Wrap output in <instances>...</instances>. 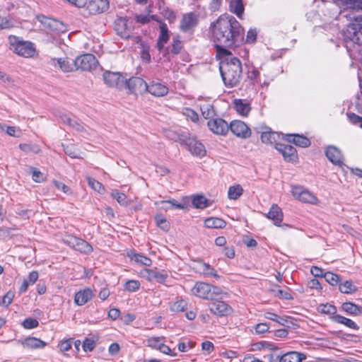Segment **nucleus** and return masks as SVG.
I'll list each match as a JSON object with an SVG mask.
<instances>
[{"label": "nucleus", "mask_w": 362, "mask_h": 362, "mask_svg": "<svg viewBox=\"0 0 362 362\" xmlns=\"http://www.w3.org/2000/svg\"><path fill=\"white\" fill-rule=\"evenodd\" d=\"M214 42L239 46L244 40V29L233 16L223 15L211 23Z\"/></svg>", "instance_id": "f257e3e1"}, {"label": "nucleus", "mask_w": 362, "mask_h": 362, "mask_svg": "<svg viewBox=\"0 0 362 362\" xmlns=\"http://www.w3.org/2000/svg\"><path fill=\"white\" fill-rule=\"evenodd\" d=\"M219 70L224 85L228 88L237 86L241 79L243 67L236 57L225 58L220 62Z\"/></svg>", "instance_id": "f03ea898"}, {"label": "nucleus", "mask_w": 362, "mask_h": 362, "mask_svg": "<svg viewBox=\"0 0 362 362\" xmlns=\"http://www.w3.org/2000/svg\"><path fill=\"white\" fill-rule=\"evenodd\" d=\"M343 45L347 52H352L356 46L362 45V21L349 24L341 33Z\"/></svg>", "instance_id": "7ed1b4c3"}, {"label": "nucleus", "mask_w": 362, "mask_h": 362, "mask_svg": "<svg viewBox=\"0 0 362 362\" xmlns=\"http://www.w3.org/2000/svg\"><path fill=\"white\" fill-rule=\"evenodd\" d=\"M10 49L19 56L32 57L35 53L34 45L29 41L20 40L19 37L10 35L8 37Z\"/></svg>", "instance_id": "20e7f679"}, {"label": "nucleus", "mask_w": 362, "mask_h": 362, "mask_svg": "<svg viewBox=\"0 0 362 362\" xmlns=\"http://www.w3.org/2000/svg\"><path fill=\"white\" fill-rule=\"evenodd\" d=\"M134 28L133 21L127 16H118L115 21L114 29L117 34L124 39H129Z\"/></svg>", "instance_id": "39448f33"}, {"label": "nucleus", "mask_w": 362, "mask_h": 362, "mask_svg": "<svg viewBox=\"0 0 362 362\" xmlns=\"http://www.w3.org/2000/svg\"><path fill=\"white\" fill-rule=\"evenodd\" d=\"M64 244L84 254H90L93 248L87 241L74 235H68L63 239Z\"/></svg>", "instance_id": "423d86ee"}, {"label": "nucleus", "mask_w": 362, "mask_h": 362, "mask_svg": "<svg viewBox=\"0 0 362 362\" xmlns=\"http://www.w3.org/2000/svg\"><path fill=\"white\" fill-rule=\"evenodd\" d=\"M98 61L93 54H84L75 59L76 71H91L95 69Z\"/></svg>", "instance_id": "0eeeda50"}, {"label": "nucleus", "mask_w": 362, "mask_h": 362, "mask_svg": "<svg viewBox=\"0 0 362 362\" xmlns=\"http://www.w3.org/2000/svg\"><path fill=\"white\" fill-rule=\"evenodd\" d=\"M124 88H128L131 93L142 95L146 93L148 84L140 77H132L129 80L125 79Z\"/></svg>", "instance_id": "6e6552de"}, {"label": "nucleus", "mask_w": 362, "mask_h": 362, "mask_svg": "<svg viewBox=\"0 0 362 362\" xmlns=\"http://www.w3.org/2000/svg\"><path fill=\"white\" fill-rule=\"evenodd\" d=\"M103 80L108 86L119 89L123 88L125 83L124 77L119 72L106 71L103 73Z\"/></svg>", "instance_id": "1a4fd4ad"}, {"label": "nucleus", "mask_w": 362, "mask_h": 362, "mask_svg": "<svg viewBox=\"0 0 362 362\" xmlns=\"http://www.w3.org/2000/svg\"><path fill=\"white\" fill-rule=\"evenodd\" d=\"M275 148L284 157V159L286 162H297L298 156L297 151L295 147L291 145L277 143L275 145Z\"/></svg>", "instance_id": "9d476101"}, {"label": "nucleus", "mask_w": 362, "mask_h": 362, "mask_svg": "<svg viewBox=\"0 0 362 362\" xmlns=\"http://www.w3.org/2000/svg\"><path fill=\"white\" fill-rule=\"evenodd\" d=\"M110 3L108 0H90L85 6L86 11L90 15H98L108 10Z\"/></svg>", "instance_id": "9b49d317"}, {"label": "nucleus", "mask_w": 362, "mask_h": 362, "mask_svg": "<svg viewBox=\"0 0 362 362\" xmlns=\"http://www.w3.org/2000/svg\"><path fill=\"white\" fill-rule=\"evenodd\" d=\"M37 20L40 22L46 28L52 31L64 32L66 30L65 25L54 18L45 16V15H37Z\"/></svg>", "instance_id": "f8f14e48"}, {"label": "nucleus", "mask_w": 362, "mask_h": 362, "mask_svg": "<svg viewBox=\"0 0 362 362\" xmlns=\"http://www.w3.org/2000/svg\"><path fill=\"white\" fill-rule=\"evenodd\" d=\"M266 216L273 221L274 224L276 226L281 227L284 230L292 228V226L284 223L281 225L283 221L284 214L281 209L277 204H272Z\"/></svg>", "instance_id": "ddd939ff"}, {"label": "nucleus", "mask_w": 362, "mask_h": 362, "mask_svg": "<svg viewBox=\"0 0 362 362\" xmlns=\"http://www.w3.org/2000/svg\"><path fill=\"white\" fill-rule=\"evenodd\" d=\"M229 129L236 136L242 139L249 138L251 135L250 129L240 120L232 121L229 125Z\"/></svg>", "instance_id": "4468645a"}, {"label": "nucleus", "mask_w": 362, "mask_h": 362, "mask_svg": "<svg viewBox=\"0 0 362 362\" xmlns=\"http://www.w3.org/2000/svg\"><path fill=\"white\" fill-rule=\"evenodd\" d=\"M209 129L218 135H226L229 130V125L222 118H214L209 119L207 122Z\"/></svg>", "instance_id": "2eb2a0df"}, {"label": "nucleus", "mask_w": 362, "mask_h": 362, "mask_svg": "<svg viewBox=\"0 0 362 362\" xmlns=\"http://www.w3.org/2000/svg\"><path fill=\"white\" fill-rule=\"evenodd\" d=\"M209 308L213 314L221 317L228 315L233 311L232 308L226 302L217 300L210 302Z\"/></svg>", "instance_id": "dca6fc26"}, {"label": "nucleus", "mask_w": 362, "mask_h": 362, "mask_svg": "<svg viewBox=\"0 0 362 362\" xmlns=\"http://www.w3.org/2000/svg\"><path fill=\"white\" fill-rule=\"evenodd\" d=\"M292 193L296 199L302 202L311 204H316L317 203L318 199L313 194L308 190L303 189L300 187L293 188Z\"/></svg>", "instance_id": "f3484780"}, {"label": "nucleus", "mask_w": 362, "mask_h": 362, "mask_svg": "<svg viewBox=\"0 0 362 362\" xmlns=\"http://www.w3.org/2000/svg\"><path fill=\"white\" fill-rule=\"evenodd\" d=\"M187 149L194 156L198 157H204L206 155V149L204 146L199 141L194 138H186L184 140Z\"/></svg>", "instance_id": "a211bd4d"}, {"label": "nucleus", "mask_w": 362, "mask_h": 362, "mask_svg": "<svg viewBox=\"0 0 362 362\" xmlns=\"http://www.w3.org/2000/svg\"><path fill=\"white\" fill-rule=\"evenodd\" d=\"M325 153L332 164L338 166H341L344 164L341 151L335 146L330 145L327 146L325 150Z\"/></svg>", "instance_id": "6ab92c4d"}, {"label": "nucleus", "mask_w": 362, "mask_h": 362, "mask_svg": "<svg viewBox=\"0 0 362 362\" xmlns=\"http://www.w3.org/2000/svg\"><path fill=\"white\" fill-rule=\"evenodd\" d=\"M198 24L197 16L190 12L183 16L180 22V30L185 33L192 30Z\"/></svg>", "instance_id": "aec40b11"}, {"label": "nucleus", "mask_w": 362, "mask_h": 362, "mask_svg": "<svg viewBox=\"0 0 362 362\" xmlns=\"http://www.w3.org/2000/svg\"><path fill=\"white\" fill-rule=\"evenodd\" d=\"M211 284L199 281L195 284L192 291L194 295L199 298L209 300V298H211Z\"/></svg>", "instance_id": "412c9836"}, {"label": "nucleus", "mask_w": 362, "mask_h": 362, "mask_svg": "<svg viewBox=\"0 0 362 362\" xmlns=\"http://www.w3.org/2000/svg\"><path fill=\"white\" fill-rule=\"evenodd\" d=\"M283 139L287 142L294 144L296 146L301 148H307L311 145V141H310V139L302 134H285Z\"/></svg>", "instance_id": "4be33fe9"}, {"label": "nucleus", "mask_w": 362, "mask_h": 362, "mask_svg": "<svg viewBox=\"0 0 362 362\" xmlns=\"http://www.w3.org/2000/svg\"><path fill=\"white\" fill-rule=\"evenodd\" d=\"M265 317L288 328H296L297 327V325L293 321V317L290 316L281 317L273 313H266Z\"/></svg>", "instance_id": "5701e85b"}, {"label": "nucleus", "mask_w": 362, "mask_h": 362, "mask_svg": "<svg viewBox=\"0 0 362 362\" xmlns=\"http://www.w3.org/2000/svg\"><path fill=\"white\" fill-rule=\"evenodd\" d=\"M52 64L59 65L63 72H72L76 71L75 59H71L69 57L52 59Z\"/></svg>", "instance_id": "b1692460"}, {"label": "nucleus", "mask_w": 362, "mask_h": 362, "mask_svg": "<svg viewBox=\"0 0 362 362\" xmlns=\"http://www.w3.org/2000/svg\"><path fill=\"white\" fill-rule=\"evenodd\" d=\"M18 343L22 344L23 346L26 349H41L47 345V343L44 341L33 337H28L24 339H19Z\"/></svg>", "instance_id": "393cba45"}, {"label": "nucleus", "mask_w": 362, "mask_h": 362, "mask_svg": "<svg viewBox=\"0 0 362 362\" xmlns=\"http://www.w3.org/2000/svg\"><path fill=\"white\" fill-rule=\"evenodd\" d=\"M93 291L90 288H85L75 294L74 302L78 305H83L93 298Z\"/></svg>", "instance_id": "a878e982"}, {"label": "nucleus", "mask_w": 362, "mask_h": 362, "mask_svg": "<svg viewBox=\"0 0 362 362\" xmlns=\"http://www.w3.org/2000/svg\"><path fill=\"white\" fill-rule=\"evenodd\" d=\"M277 358L279 362H301L306 358V356L297 351H290L282 356L278 355Z\"/></svg>", "instance_id": "bb28decb"}, {"label": "nucleus", "mask_w": 362, "mask_h": 362, "mask_svg": "<svg viewBox=\"0 0 362 362\" xmlns=\"http://www.w3.org/2000/svg\"><path fill=\"white\" fill-rule=\"evenodd\" d=\"M147 92L154 96L161 97L168 94V88L160 83H152L151 85H148Z\"/></svg>", "instance_id": "cd10ccee"}, {"label": "nucleus", "mask_w": 362, "mask_h": 362, "mask_svg": "<svg viewBox=\"0 0 362 362\" xmlns=\"http://www.w3.org/2000/svg\"><path fill=\"white\" fill-rule=\"evenodd\" d=\"M340 308L348 315L357 316L362 314V307L351 301L343 303Z\"/></svg>", "instance_id": "c85d7f7f"}, {"label": "nucleus", "mask_w": 362, "mask_h": 362, "mask_svg": "<svg viewBox=\"0 0 362 362\" xmlns=\"http://www.w3.org/2000/svg\"><path fill=\"white\" fill-rule=\"evenodd\" d=\"M234 108L239 115L247 116L251 110L250 104L244 102L242 99H235L233 100Z\"/></svg>", "instance_id": "c756f323"}, {"label": "nucleus", "mask_w": 362, "mask_h": 362, "mask_svg": "<svg viewBox=\"0 0 362 362\" xmlns=\"http://www.w3.org/2000/svg\"><path fill=\"white\" fill-rule=\"evenodd\" d=\"M330 319L335 322L339 324L344 325L349 328L358 330L359 329V326L354 322L352 320L345 317L340 315H335L330 317Z\"/></svg>", "instance_id": "7c9ffc66"}, {"label": "nucleus", "mask_w": 362, "mask_h": 362, "mask_svg": "<svg viewBox=\"0 0 362 362\" xmlns=\"http://www.w3.org/2000/svg\"><path fill=\"white\" fill-rule=\"evenodd\" d=\"M128 256L141 265L150 267L152 264V260L149 257L142 254L136 253L134 250L128 253Z\"/></svg>", "instance_id": "2f4dec72"}, {"label": "nucleus", "mask_w": 362, "mask_h": 362, "mask_svg": "<svg viewBox=\"0 0 362 362\" xmlns=\"http://www.w3.org/2000/svg\"><path fill=\"white\" fill-rule=\"evenodd\" d=\"M156 204L160 205V209L165 211L171 209L174 207L179 209H184L186 208L185 204L177 203V202L174 199L156 202Z\"/></svg>", "instance_id": "473e14b6"}, {"label": "nucleus", "mask_w": 362, "mask_h": 362, "mask_svg": "<svg viewBox=\"0 0 362 362\" xmlns=\"http://www.w3.org/2000/svg\"><path fill=\"white\" fill-rule=\"evenodd\" d=\"M229 7L232 13L235 14L238 18H242L245 11L243 0H231Z\"/></svg>", "instance_id": "72a5a7b5"}, {"label": "nucleus", "mask_w": 362, "mask_h": 362, "mask_svg": "<svg viewBox=\"0 0 362 362\" xmlns=\"http://www.w3.org/2000/svg\"><path fill=\"white\" fill-rule=\"evenodd\" d=\"M204 225L209 228H223L226 226V222L220 218L209 217L205 220Z\"/></svg>", "instance_id": "f704fd0d"}, {"label": "nucleus", "mask_w": 362, "mask_h": 362, "mask_svg": "<svg viewBox=\"0 0 362 362\" xmlns=\"http://www.w3.org/2000/svg\"><path fill=\"white\" fill-rule=\"evenodd\" d=\"M215 49L216 51V56L218 57L226 58L233 57L230 51L228 49V48L235 47L236 46H227L220 42H215Z\"/></svg>", "instance_id": "c9c22d12"}, {"label": "nucleus", "mask_w": 362, "mask_h": 362, "mask_svg": "<svg viewBox=\"0 0 362 362\" xmlns=\"http://www.w3.org/2000/svg\"><path fill=\"white\" fill-rule=\"evenodd\" d=\"M192 202L197 209H204L210 206V201L203 195L194 196Z\"/></svg>", "instance_id": "e433bc0d"}, {"label": "nucleus", "mask_w": 362, "mask_h": 362, "mask_svg": "<svg viewBox=\"0 0 362 362\" xmlns=\"http://www.w3.org/2000/svg\"><path fill=\"white\" fill-rule=\"evenodd\" d=\"M339 289L341 293L345 294H350L357 291L358 288L353 284L351 280H346L343 284H339Z\"/></svg>", "instance_id": "4c0bfd02"}, {"label": "nucleus", "mask_w": 362, "mask_h": 362, "mask_svg": "<svg viewBox=\"0 0 362 362\" xmlns=\"http://www.w3.org/2000/svg\"><path fill=\"white\" fill-rule=\"evenodd\" d=\"M139 45L141 47V57L146 63H150L151 57L150 54V47L145 42L140 40Z\"/></svg>", "instance_id": "58836bf2"}, {"label": "nucleus", "mask_w": 362, "mask_h": 362, "mask_svg": "<svg viewBox=\"0 0 362 362\" xmlns=\"http://www.w3.org/2000/svg\"><path fill=\"white\" fill-rule=\"evenodd\" d=\"M111 196L122 206H127L129 204V202L128 201L126 194L120 192L117 189L112 190Z\"/></svg>", "instance_id": "ea45409f"}, {"label": "nucleus", "mask_w": 362, "mask_h": 362, "mask_svg": "<svg viewBox=\"0 0 362 362\" xmlns=\"http://www.w3.org/2000/svg\"><path fill=\"white\" fill-rule=\"evenodd\" d=\"M243 192L242 187L240 185H236L229 187L228 196L230 199L235 200L243 194Z\"/></svg>", "instance_id": "a19ab883"}, {"label": "nucleus", "mask_w": 362, "mask_h": 362, "mask_svg": "<svg viewBox=\"0 0 362 362\" xmlns=\"http://www.w3.org/2000/svg\"><path fill=\"white\" fill-rule=\"evenodd\" d=\"M201 262V267L202 270V273L209 276H214L216 279H220L221 276H219L216 271L214 269L213 267H211L210 264L205 263L204 262Z\"/></svg>", "instance_id": "79ce46f5"}, {"label": "nucleus", "mask_w": 362, "mask_h": 362, "mask_svg": "<svg viewBox=\"0 0 362 362\" xmlns=\"http://www.w3.org/2000/svg\"><path fill=\"white\" fill-rule=\"evenodd\" d=\"M160 34L158 40L167 43L170 39L169 30L168 25L165 23H160L159 25Z\"/></svg>", "instance_id": "37998d69"}, {"label": "nucleus", "mask_w": 362, "mask_h": 362, "mask_svg": "<svg viewBox=\"0 0 362 362\" xmlns=\"http://www.w3.org/2000/svg\"><path fill=\"white\" fill-rule=\"evenodd\" d=\"M317 310L322 314L332 315V316L337 315L336 306L329 303L320 304L317 308Z\"/></svg>", "instance_id": "c03bdc74"}, {"label": "nucleus", "mask_w": 362, "mask_h": 362, "mask_svg": "<svg viewBox=\"0 0 362 362\" xmlns=\"http://www.w3.org/2000/svg\"><path fill=\"white\" fill-rule=\"evenodd\" d=\"M324 278L332 286H337L341 281L340 276L331 272H325Z\"/></svg>", "instance_id": "a18cd8bd"}, {"label": "nucleus", "mask_w": 362, "mask_h": 362, "mask_svg": "<svg viewBox=\"0 0 362 362\" xmlns=\"http://www.w3.org/2000/svg\"><path fill=\"white\" fill-rule=\"evenodd\" d=\"M201 112L205 119H210L216 115L214 107L210 104H206L201 107Z\"/></svg>", "instance_id": "49530a36"}, {"label": "nucleus", "mask_w": 362, "mask_h": 362, "mask_svg": "<svg viewBox=\"0 0 362 362\" xmlns=\"http://www.w3.org/2000/svg\"><path fill=\"white\" fill-rule=\"evenodd\" d=\"M182 49V43L180 41L178 36L173 38V41L171 43V54L173 56H176L179 54Z\"/></svg>", "instance_id": "de8ad7c7"}, {"label": "nucleus", "mask_w": 362, "mask_h": 362, "mask_svg": "<svg viewBox=\"0 0 362 362\" xmlns=\"http://www.w3.org/2000/svg\"><path fill=\"white\" fill-rule=\"evenodd\" d=\"M164 337H153L148 338L147 341V345L153 349H160V347L161 346L163 342H164Z\"/></svg>", "instance_id": "09e8293b"}, {"label": "nucleus", "mask_w": 362, "mask_h": 362, "mask_svg": "<svg viewBox=\"0 0 362 362\" xmlns=\"http://www.w3.org/2000/svg\"><path fill=\"white\" fill-rule=\"evenodd\" d=\"M187 303L182 299L178 300L170 305V310L175 313L183 312L187 309Z\"/></svg>", "instance_id": "8fccbe9b"}, {"label": "nucleus", "mask_w": 362, "mask_h": 362, "mask_svg": "<svg viewBox=\"0 0 362 362\" xmlns=\"http://www.w3.org/2000/svg\"><path fill=\"white\" fill-rule=\"evenodd\" d=\"M88 183L92 189H93L95 191H97L100 194H103L105 191V189L102 183L93 177H88Z\"/></svg>", "instance_id": "3c124183"}, {"label": "nucleus", "mask_w": 362, "mask_h": 362, "mask_svg": "<svg viewBox=\"0 0 362 362\" xmlns=\"http://www.w3.org/2000/svg\"><path fill=\"white\" fill-rule=\"evenodd\" d=\"M146 271L150 277L153 278L154 279L156 280L157 282L160 284L164 283L168 277L167 274H163L152 269H147Z\"/></svg>", "instance_id": "603ef678"}, {"label": "nucleus", "mask_w": 362, "mask_h": 362, "mask_svg": "<svg viewBox=\"0 0 362 362\" xmlns=\"http://www.w3.org/2000/svg\"><path fill=\"white\" fill-rule=\"evenodd\" d=\"M156 225L163 230L168 231L170 228V225L165 218L162 215L155 216Z\"/></svg>", "instance_id": "864d4df0"}, {"label": "nucleus", "mask_w": 362, "mask_h": 362, "mask_svg": "<svg viewBox=\"0 0 362 362\" xmlns=\"http://www.w3.org/2000/svg\"><path fill=\"white\" fill-rule=\"evenodd\" d=\"M261 140L264 144H272L276 141L275 133L271 131H265L261 134Z\"/></svg>", "instance_id": "5fc2aeb1"}, {"label": "nucleus", "mask_w": 362, "mask_h": 362, "mask_svg": "<svg viewBox=\"0 0 362 362\" xmlns=\"http://www.w3.org/2000/svg\"><path fill=\"white\" fill-rule=\"evenodd\" d=\"M141 284L137 280H129L124 284V289L129 292H135L140 288Z\"/></svg>", "instance_id": "6e6d98bb"}, {"label": "nucleus", "mask_w": 362, "mask_h": 362, "mask_svg": "<svg viewBox=\"0 0 362 362\" xmlns=\"http://www.w3.org/2000/svg\"><path fill=\"white\" fill-rule=\"evenodd\" d=\"M30 173L32 174L33 180L36 182H40L44 180V175L37 168L31 167Z\"/></svg>", "instance_id": "4d7b16f0"}, {"label": "nucleus", "mask_w": 362, "mask_h": 362, "mask_svg": "<svg viewBox=\"0 0 362 362\" xmlns=\"http://www.w3.org/2000/svg\"><path fill=\"white\" fill-rule=\"evenodd\" d=\"M275 287L277 289L276 290V289H273V291L276 293V296L277 297H279V298L284 299V300H292V299H293L292 295L290 293L280 289L279 286L278 285H276Z\"/></svg>", "instance_id": "13d9d810"}, {"label": "nucleus", "mask_w": 362, "mask_h": 362, "mask_svg": "<svg viewBox=\"0 0 362 362\" xmlns=\"http://www.w3.org/2000/svg\"><path fill=\"white\" fill-rule=\"evenodd\" d=\"M22 325L25 329H33L39 325V322L35 318L28 317L23 320Z\"/></svg>", "instance_id": "bf43d9fd"}, {"label": "nucleus", "mask_w": 362, "mask_h": 362, "mask_svg": "<svg viewBox=\"0 0 362 362\" xmlns=\"http://www.w3.org/2000/svg\"><path fill=\"white\" fill-rule=\"evenodd\" d=\"M83 349L86 352L92 351L95 347V343L93 339L86 338L83 342Z\"/></svg>", "instance_id": "052dcab7"}, {"label": "nucleus", "mask_w": 362, "mask_h": 362, "mask_svg": "<svg viewBox=\"0 0 362 362\" xmlns=\"http://www.w3.org/2000/svg\"><path fill=\"white\" fill-rule=\"evenodd\" d=\"M14 298V293L12 291H8L2 298L1 302H0V305L8 307L10 304H11L13 299Z\"/></svg>", "instance_id": "680f3d73"}, {"label": "nucleus", "mask_w": 362, "mask_h": 362, "mask_svg": "<svg viewBox=\"0 0 362 362\" xmlns=\"http://www.w3.org/2000/svg\"><path fill=\"white\" fill-rule=\"evenodd\" d=\"M259 76V71L256 69H252V71L247 72V78L250 81L251 84H255L257 81Z\"/></svg>", "instance_id": "e2e57ef3"}, {"label": "nucleus", "mask_w": 362, "mask_h": 362, "mask_svg": "<svg viewBox=\"0 0 362 362\" xmlns=\"http://www.w3.org/2000/svg\"><path fill=\"white\" fill-rule=\"evenodd\" d=\"M69 126L79 132L85 130L83 123L79 119H73Z\"/></svg>", "instance_id": "0e129e2a"}, {"label": "nucleus", "mask_w": 362, "mask_h": 362, "mask_svg": "<svg viewBox=\"0 0 362 362\" xmlns=\"http://www.w3.org/2000/svg\"><path fill=\"white\" fill-rule=\"evenodd\" d=\"M13 26V23L11 20L6 17L0 16V30L8 29Z\"/></svg>", "instance_id": "69168bd1"}, {"label": "nucleus", "mask_w": 362, "mask_h": 362, "mask_svg": "<svg viewBox=\"0 0 362 362\" xmlns=\"http://www.w3.org/2000/svg\"><path fill=\"white\" fill-rule=\"evenodd\" d=\"M257 32L256 29H250L246 36L247 43H253L257 40Z\"/></svg>", "instance_id": "338daca9"}, {"label": "nucleus", "mask_w": 362, "mask_h": 362, "mask_svg": "<svg viewBox=\"0 0 362 362\" xmlns=\"http://www.w3.org/2000/svg\"><path fill=\"white\" fill-rule=\"evenodd\" d=\"M349 122L354 125H360L362 117L357 115L356 114L351 112L347 114Z\"/></svg>", "instance_id": "774afa93"}]
</instances>
